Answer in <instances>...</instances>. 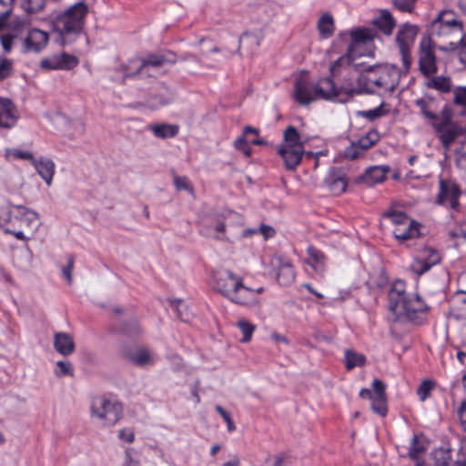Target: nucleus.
<instances>
[{
  "instance_id": "obj_7",
  "label": "nucleus",
  "mask_w": 466,
  "mask_h": 466,
  "mask_svg": "<svg viewBox=\"0 0 466 466\" xmlns=\"http://www.w3.org/2000/svg\"><path fill=\"white\" fill-rule=\"evenodd\" d=\"M215 289L234 303L241 305L257 304L258 294L262 291V288L255 290L245 287L242 279L229 270H223L216 275Z\"/></svg>"
},
{
  "instance_id": "obj_37",
  "label": "nucleus",
  "mask_w": 466,
  "mask_h": 466,
  "mask_svg": "<svg viewBox=\"0 0 466 466\" xmlns=\"http://www.w3.org/2000/svg\"><path fill=\"white\" fill-rule=\"evenodd\" d=\"M388 112H389V110L385 108L384 104L382 103L376 108L365 110V111H359L358 116L367 118L370 121H373L377 118H380V117L387 115Z\"/></svg>"
},
{
  "instance_id": "obj_12",
  "label": "nucleus",
  "mask_w": 466,
  "mask_h": 466,
  "mask_svg": "<svg viewBox=\"0 0 466 466\" xmlns=\"http://www.w3.org/2000/svg\"><path fill=\"white\" fill-rule=\"evenodd\" d=\"M384 217L388 218L395 225L393 235L400 242L414 238L419 235L418 224L404 212L389 210L384 214Z\"/></svg>"
},
{
  "instance_id": "obj_45",
  "label": "nucleus",
  "mask_w": 466,
  "mask_h": 466,
  "mask_svg": "<svg viewBox=\"0 0 466 466\" xmlns=\"http://www.w3.org/2000/svg\"><path fill=\"white\" fill-rule=\"evenodd\" d=\"M431 32L433 35H436L438 36H444L455 34L451 31V27L445 26V25H442L437 20H434L431 24ZM457 35H460L459 33H456Z\"/></svg>"
},
{
  "instance_id": "obj_21",
  "label": "nucleus",
  "mask_w": 466,
  "mask_h": 466,
  "mask_svg": "<svg viewBox=\"0 0 466 466\" xmlns=\"http://www.w3.org/2000/svg\"><path fill=\"white\" fill-rule=\"evenodd\" d=\"M325 182L329 187V190L335 195L344 193L348 185L344 172L336 167H332L329 170Z\"/></svg>"
},
{
  "instance_id": "obj_26",
  "label": "nucleus",
  "mask_w": 466,
  "mask_h": 466,
  "mask_svg": "<svg viewBox=\"0 0 466 466\" xmlns=\"http://www.w3.org/2000/svg\"><path fill=\"white\" fill-rule=\"evenodd\" d=\"M308 259L307 264L311 267L315 273L323 275L326 265V256L316 248L309 246L307 248Z\"/></svg>"
},
{
  "instance_id": "obj_36",
  "label": "nucleus",
  "mask_w": 466,
  "mask_h": 466,
  "mask_svg": "<svg viewBox=\"0 0 466 466\" xmlns=\"http://www.w3.org/2000/svg\"><path fill=\"white\" fill-rule=\"evenodd\" d=\"M237 326L243 335L242 339H240V341L243 343L248 342L251 339L256 326L244 319H238Z\"/></svg>"
},
{
  "instance_id": "obj_59",
  "label": "nucleus",
  "mask_w": 466,
  "mask_h": 466,
  "mask_svg": "<svg viewBox=\"0 0 466 466\" xmlns=\"http://www.w3.org/2000/svg\"><path fill=\"white\" fill-rule=\"evenodd\" d=\"M175 185L177 189H185L188 191H192V187L189 185V182L187 177H175Z\"/></svg>"
},
{
  "instance_id": "obj_23",
  "label": "nucleus",
  "mask_w": 466,
  "mask_h": 466,
  "mask_svg": "<svg viewBox=\"0 0 466 466\" xmlns=\"http://www.w3.org/2000/svg\"><path fill=\"white\" fill-rule=\"evenodd\" d=\"M37 174L45 180L47 186H51L55 175L56 165L53 160L41 157L32 162Z\"/></svg>"
},
{
  "instance_id": "obj_4",
  "label": "nucleus",
  "mask_w": 466,
  "mask_h": 466,
  "mask_svg": "<svg viewBox=\"0 0 466 466\" xmlns=\"http://www.w3.org/2000/svg\"><path fill=\"white\" fill-rule=\"evenodd\" d=\"M389 309L416 324L426 319L428 311V306L418 294H405V284L400 280L395 281L389 291Z\"/></svg>"
},
{
  "instance_id": "obj_17",
  "label": "nucleus",
  "mask_w": 466,
  "mask_h": 466,
  "mask_svg": "<svg viewBox=\"0 0 466 466\" xmlns=\"http://www.w3.org/2000/svg\"><path fill=\"white\" fill-rule=\"evenodd\" d=\"M441 260L439 253L431 248H421L410 265V269L418 276L428 271Z\"/></svg>"
},
{
  "instance_id": "obj_35",
  "label": "nucleus",
  "mask_w": 466,
  "mask_h": 466,
  "mask_svg": "<svg viewBox=\"0 0 466 466\" xmlns=\"http://www.w3.org/2000/svg\"><path fill=\"white\" fill-rule=\"evenodd\" d=\"M54 374L57 378H62L65 376L73 377L74 367L72 363L68 360H58L56 362Z\"/></svg>"
},
{
  "instance_id": "obj_25",
  "label": "nucleus",
  "mask_w": 466,
  "mask_h": 466,
  "mask_svg": "<svg viewBox=\"0 0 466 466\" xmlns=\"http://www.w3.org/2000/svg\"><path fill=\"white\" fill-rule=\"evenodd\" d=\"M388 171L389 167L384 166L371 167L359 178V180L362 181L367 186L371 187L375 184L383 182Z\"/></svg>"
},
{
  "instance_id": "obj_16",
  "label": "nucleus",
  "mask_w": 466,
  "mask_h": 466,
  "mask_svg": "<svg viewBox=\"0 0 466 466\" xmlns=\"http://www.w3.org/2000/svg\"><path fill=\"white\" fill-rule=\"evenodd\" d=\"M461 190L456 183L451 180L441 179L436 202L456 210L459 207Z\"/></svg>"
},
{
  "instance_id": "obj_51",
  "label": "nucleus",
  "mask_w": 466,
  "mask_h": 466,
  "mask_svg": "<svg viewBox=\"0 0 466 466\" xmlns=\"http://www.w3.org/2000/svg\"><path fill=\"white\" fill-rule=\"evenodd\" d=\"M260 44V38L258 35L251 34V33H245L243 34L239 40H238V46L242 45H254L256 46H259Z\"/></svg>"
},
{
  "instance_id": "obj_44",
  "label": "nucleus",
  "mask_w": 466,
  "mask_h": 466,
  "mask_svg": "<svg viewBox=\"0 0 466 466\" xmlns=\"http://www.w3.org/2000/svg\"><path fill=\"white\" fill-rule=\"evenodd\" d=\"M357 86H358V76L355 79L345 80V82L341 85V86L339 89L337 88V91H338L337 96H339L342 93L349 95V96L362 94L363 92H355V91L349 90L350 87L355 88Z\"/></svg>"
},
{
  "instance_id": "obj_61",
  "label": "nucleus",
  "mask_w": 466,
  "mask_h": 466,
  "mask_svg": "<svg viewBox=\"0 0 466 466\" xmlns=\"http://www.w3.org/2000/svg\"><path fill=\"white\" fill-rule=\"evenodd\" d=\"M458 413H459L461 424L466 428V400L461 402V404L458 410Z\"/></svg>"
},
{
  "instance_id": "obj_18",
  "label": "nucleus",
  "mask_w": 466,
  "mask_h": 466,
  "mask_svg": "<svg viewBox=\"0 0 466 466\" xmlns=\"http://www.w3.org/2000/svg\"><path fill=\"white\" fill-rule=\"evenodd\" d=\"M163 55H148L140 64L137 73L142 76H155L167 63H174Z\"/></svg>"
},
{
  "instance_id": "obj_64",
  "label": "nucleus",
  "mask_w": 466,
  "mask_h": 466,
  "mask_svg": "<svg viewBox=\"0 0 466 466\" xmlns=\"http://www.w3.org/2000/svg\"><path fill=\"white\" fill-rule=\"evenodd\" d=\"M270 338L275 341V342H281V343H284L286 345H289V340L287 337L285 336H282L277 332H273L271 335H270Z\"/></svg>"
},
{
  "instance_id": "obj_48",
  "label": "nucleus",
  "mask_w": 466,
  "mask_h": 466,
  "mask_svg": "<svg viewBox=\"0 0 466 466\" xmlns=\"http://www.w3.org/2000/svg\"><path fill=\"white\" fill-rule=\"evenodd\" d=\"M417 0H392V5L401 12L411 13Z\"/></svg>"
},
{
  "instance_id": "obj_14",
  "label": "nucleus",
  "mask_w": 466,
  "mask_h": 466,
  "mask_svg": "<svg viewBox=\"0 0 466 466\" xmlns=\"http://www.w3.org/2000/svg\"><path fill=\"white\" fill-rule=\"evenodd\" d=\"M385 390L386 385L380 380L374 379L372 381V390L362 389L360 391V397L370 400L372 410L381 417L386 416L388 411Z\"/></svg>"
},
{
  "instance_id": "obj_19",
  "label": "nucleus",
  "mask_w": 466,
  "mask_h": 466,
  "mask_svg": "<svg viewBox=\"0 0 466 466\" xmlns=\"http://www.w3.org/2000/svg\"><path fill=\"white\" fill-rule=\"evenodd\" d=\"M48 42V35L46 32L39 29L27 30L24 38V48L27 52H39Z\"/></svg>"
},
{
  "instance_id": "obj_63",
  "label": "nucleus",
  "mask_w": 466,
  "mask_h": 466,
  "mask_svg": "<svg viewBox=\"0 0 466 466\" xmlns=\"http://www.w3.org/2000/svg\"><path fill=\"white\" fill-rule=\"evenodd\" d=\"M359 147L365 152L369 148H370L372 146L369 142V140L366 138L365 136L361 137L358 141L355 142Z\"/></svg>"
},
{
  "instance_id": "obj_47",
  "label": "nucleus",
  "mask_w": 466,
  "mask_h": 466,
  "mask_svg": "<svg viewBox=\"0 0 466 466\" xmlns=\"http://www.w3.org/2000/svg\"><path fill=\"white\" fill-rule=\"evenodd\" d=\"M424 451L425 449L421 444L418 442L417 437H413L411 447L409 451V456L414 461H419L420 455L424 453Z\"/></svg>"
},
{
  "instance_id": "obj_54",
  "label": "nucleus",
  "mask_w": 466,
  "mask_h": 466,
  "mask_svg": "<svg viewBox=\"0 0 466 466\" xmlns=\"http://www.w3.org/2000/svg\"><path fill=\"white\" fill-rule=\"evenodd\" d=\"M363 153L364 152L359 146L355 142H352L351 145L345 149L344 156L346 158L353 160L360 157Z\"/></svg>"
},
{
  "instance_id": "obj_56",
  "label": "nucleus",
  "mask_w": 466,
  "mask_h": 466,
  "mask_svg": "<svg viewBox=\"0 0 466 466\" xmlns=\"http://www.w3.org/2000/svg\"><path fill=\"white\" fill-rule=\"evenodd\" d=\"M118 438L123 441L132 443L135 441V432L131 428H124L118 431Z\"/></svg>"
},
{
  "instance_id": "obj_58",
  "label": "nucleus",
  "mask_w": 466,
  "mask_h": 466,
  "mask_svg": "<svg viewBox=\"0 0 466 466\" xmlns=\"http://www.w3.org/2000/svg\"><path fill=\"white\" fill-rule=\"evenodd\" d=\"M74 268V258L69 257L67 266L63 268V275L66 278L68 284L72 283V271Z\"/></svg>"
},
{
  "instance_id": "obj_50",
  "label": "nucleus",
  "mask_w": 466,
  "mask_h": 466,
  "mask_svg": "<svg viewBox=\"0 0 466 466\" xmlns=\"http://www.w3.org/2000/svg\"><path fill=\"white\" fill-rule=\"evenodd\" d=\"M122 466H140L139 460L136 456L134 449L128 448L125 451V457Z\"/></svg>"
},
{
  "instance_id": "obj_5",
  "label": "nucleus",
  "mask_w": 466,
  "mask_h": 466,
  "mask_svg": "<svg viewBox=\"0 0 466 466\" xmlns=\"http://www.w3.org/2000/svg\"><path fill=\"white\" fill-rule=\"evenodd\" d=\"M351 44L348 48L346 56H340L330 66V73L335 76L339 66H352L359 68L362 63H356L358 57L364 56H372L374 54V39L378 36L377 33L369 28H358L350 32Z\"/></svg>"
},
{
  "instance_id": "obj_62",
  "label": "nucleus",
  "mask_w": 466,
  "mask_h": 466,
  "mask_svg": "<svg viewBox=\"0 0 466 466\" xmlns=\"http://www.w3.org/2000/svg\"><path fill=\"white\" fill-rule=\"evenodd\" d=\"M259 231L264 236L265 238H269L275 235V230L270 226L262 225L259 228Z\"/></svg>"
},
{
  "instance_id": "obj_2",
  "label": "nucleus",
  "mask_w": 466,
  "mask_h": 466,
  "mask_svg": "<svg viewBox=\"0 0 466 466\" xmlns=\"http://www.w3.org/2000/svg\"><path fill=\"white\" fill-rule=\"evenodd\" d=\"M420 114L429 120L437 137L445 149H449L456 140V137L462 132L459 122L453 120V111L449 106H444L438 114L434 113L431 106L432 100L419 98L415 100Z\"/></svg>"
},
{
  "instance_id": "obj_41",
  "label": "nucleus",
  "mask_w": 466,
  "mask_h": 466,
  "mask_svg": "<svg viewBox=\"0 0 466 466\" xmlns=\"http://www.w3.org/2000/svg\"><path fill=\"white\" fill-rule=\"evenodd\" d=\"M15 0H0V29L4 27L5 22L12 12Z\"/></svg>"
},
{
  "instance_id": "obj_53",
  "label": "nucleus",
  "mask_w": 466,
  "mask_h": 466,
  "mask_svg": "<svg viewBox=\"0 0 466 466\" xmlns=\"http://www.w3.org/2000/svg\"><path fill=\"white\" fill-rule=\"evenodd\" d=\"M12 72V63L5 57L0 56V81L8 77Z\"/></svg>"
},
{
  "instance_id": "obj_60",
  "label": "nucleus",
  "mask_w": 466,
  "mask_h": 466,
  "mask_svg": "<svg viewBox=\"0 0 466 466\" xmlns=\"http://www.w3.org/2000/svg\"><path fill=\"white\" fill-rule=\"evenodd\" d=\"M365 137L369 140V142L370 143L371 146L375 145L380 138L379 132L375 129L369 131L365 135Z\"/></svg>"
},
{
  "instance_id": "obj_11",
  "label": "nucleus",
  "mask_w": 466,
  "mask_h": 466,
  "mask_svg": "<svg viewBox=\"0 0 466 466\" xmlns=\"http://www.w3.org/2000/svg\"><path fill=\"white\" fill-rule=\"evenodd\" d=\"M419 33V27L410 23H404L398 26L395 35V43L398 46L403 69L409 72L411 66V47Z\"/></svg>"
},
{
  "instance_id": "obj_57",
  "label": "nucleus",
  "mask_w": 466,
  "mask_h": 466,
  "mask_svg": "<svg viewBox=\"0 0 466 466\" xmlns=\"http://www.w3.org/2000/svg\"><path fill=\"white\" fill-rule=\"evenodd\" d=\"M217 411L221 415L224 420L227 423L228 430L229 431H233L236 429V426L230 417V415L219 405L216 407Z\"/></svg>"
},
{
  "instance_id": "obj_52",
  "label": "nucleus",
  "mask_w": 466,
  "mask_h": 466,
  "mask_svg": "<svg viewBox=\"0 0 466 466\" xmlns=\"http://www.w3.org/2000/svg\"><path fill=\"white\" fill-rule=\"evenodd\" d=\"M59 56L61 58V63H62L61 65L66 66V70H69V69L74 68L79 63V61H78L76 56L69 55V54L65 53V52L60 53Z\"/></svg>"
},
{
  "instance_id": "obj_10",
  "label": "nucleus",
  "mask_w": 466,
  "mask_h": 466,
  "mask_svg": "<svg viewBox=\"0 0 466 466\" xmlns=\"http://www.w3.org/2000/svg\"><path fill=\"white\" fill-rule=\"evenodd\" d=\"M278 154L281 157L288 170L293 171L300 164L305 154L304 142L293 126H289L284 130L283 141L278 149Z\"/></svg>"
},
{
  "instance_id": "obj_27",
  "label": "nucleus",
  "mask_w": 466,
  "mask_h": 466,
  "mask_svg": "<svg viewBox=\"0 0 466 466\" xmlns=\"http://www.w3.org/2000/svg\"><path fill=\"white\" fill-rule=\"evenodd\" d=\"M425 86L441 93H449L452 88V82L450 76H431L426 77Z\"/></svg>"
},
{
  "instance_id": "obj_55",
  "label": "nucleus",
  "mask_w": 466,
  "mask_h": 466,
  "mask_svg": "<svg viewBox=\"0 0 466 466\" xmlns=\"http://www.w3.org/2000/svg\"><path fill=\"white\" fill-rule=\"evenodd\" d=\"M433 388V384L431 380H424L417 390V394L419 395L420 400H425L429 396L431 390Z\"/></svg>"
},
{
  "instance_id": "obj_43",
  "label": "nucleus",
  "mask_w": 466,
  "mask_h": 466,
  "mask_svg": "<svg viewBox=\"0 0 466 466\" xmlns=\"http://www.w3.org/2000/svg\"><path fill=\"white\" fill-rule=\"evenodd\" d=\"M27 13H38L45 6V0H24L22 4Z\"/></svg>"
},
{
  "instance_id": "obj_39",
  "label": "nucleus",
  "mask_w": 466,
  "mask_h": 466,
  "mask_svg": "<svg viewBox=\"0 0 466 466\" xmlns=\"http://www.w3.org/2000/svg\"><path fill=\"white\" fill-rule=\"evenodd\" d=\"M61 58L59 54L54 55L50 57L45 58L41 61V66L46 69L62 70L66 69V66L61 65Z\"/></svg>"
},
{
  "instance_id": "obj_24",
  "label": "nucleus",
  "mask_w": 466,
  "mask_h": 466,
  "mask_svg": "<svg viewBox=\"0 0 466 466\" xmlns=\"http://www.w3.org/2000/svg\"><path fill=\"white\" fill-rule=\"evenodd\" d=\"M434 466H466V444L461 447L459 458L456 461H452L450 453L446 451H436Z\"/></svg>"
},
{
  "instance_id": "obj_28",
  "label": "nucleus",
  "mask_w": 466,
  "mask_h": 466,
  "mask_svg": "<svg viewBox=\"0 0 466 466\" xmlns=\"http://www.w3.org/2000/svg\"><path fill=\"white\" fill-rule=\"evenodd\" d=\"M147 129L151 131L156 137L166 139L176 137L178 133L179 127L177 125L161 123L149 125Z\"/></svg>"
},
{
  "instance_id": "obj_1",
  "label": "nucleus",
  "mask_w": 466,
  "mask_h": 466,
  "mask_svg": "<svg viewBox=\"0 0 466 466\" xmlns=\"http://www.w3.org/2000/svg\"><path fill=\"white\" fill-rule=\"evenodd\" d=\"M40 226L36 212L21 205H10L0 210V228L16 239L26 241Z\"/></svg>"
},
{
  "instance_id": "obj_42",
  "label": "nucleus",
  "mask_w": 466,
  "mask_h": 466,
  "mask_svg": "<svg viewBox=\"0 0 466 466\" xmlns=\"http://www.w3.org/2000/svg\"><path fill=\"white\" fill-rule=\"evenodd\" d=\"M208 235L217 238V239H222L223 234L226 231V225L223 221L218 220L216 223H211L208 227Z\"/></svg>"
},
{
  "instance_id": "obj_9",
  "label": "nucleus",
  "mask_w": 466,
  "mask_h": 466,
  "mask_svg": "<svg viewBox=\"0 0 466 466\" xmlns=\"http://www.w3.org/2000/svg\"><path fill=\"white\" fill-rule=\"evenodd\" d=\"M123 407L118 401L104 395L92 398L90 403V417L100 427L111 428L122 418Z\"/></svg>"
},
{
  "instance_id": "obj_6",
  "label": "nucleus",
  "mask_w": 466,
  "mask_h": 466,
  "mask_svg": "<svg viewBox=\"0 0 466 466\" xmlns=\"http://www.w3.org/2000/svg\"><path fill=\"white\" fill-rule=\"evenodd\" d=\"M87 13V5L78 2L53 17V29L60 35L62 44L73 41L81 34Z\"/></svg>"
},
{
  "instance_id": "obj_32",
  "label": "nucleus",
  "mask_w": 466,
  "mask_h": 466,
  "mask_svg": "<svg viewBox=\"0 0 466 466\" xmlns=\"http://www.w3.org/2000/svg\"><path fill=\"white\" fill-rule=\"evenodd\" d=\"M127 358L133 364L143 367L153 363L152 355L148 350L139 348L127 353Z\"/></svg>"
},
{
  "instance_id": "obj_31",
  "label": "nucleus",
  "mask_w": 466,
  "mask_h": 466,
  "mask_svg": "<svg viewBox=\"0 0 466 466\" xmlns=\"http://www.w3.org/2000/svg\"><path fill=\"white\" fill-rule=\"evenodd\" d=\"M248 134L258 135V134H259V131H258V129H257L255 127H252L250 126H247L243 129L242 136L238 137L234 141V147L237 150L241 151L244 154V156L247 157H250L251 154H252V149L249 147V145L248 143V139H247V136Z\"/></svg>"
},
{
  "instance_id": "obj_30",
  "label": "nucleus",
  "mask_w": 466,
  "mask_h": 466,
  "mask_svg": "<svg viewBox=\"0 0 466 466\" xmlns=\"http://www.w3.org/2000/svg\"><path fill=\"white\" fill-rule=\"evenodd\" d=\"M317 29L321 38H329L335 31L333 16L329 13L321 15L317 23Z\"/></svg>"
},
{
  "instance_id": "obj_13",
  "label": "nucleus",
  "mask_w": 466,
  "mask_h": 466,
  "mask_svg": "<svg viewBox=\"0 0 466 466\" xmlns=\"http://www.w3.org/2000/svg\"><path fill=\"white\" fill-rule=\"evenodd\" d=\"M418 65L420 72L425 77L437 73V58L430 37H423L419 44Z\"/></svg>"
},
{
  "instance_id": "obj_20",
  "label": "nucleus",
  "mask_w": 466,
  "mask_h": 466,
  "mask_svg": "<svg viewBox=\"0 0 466 466\" xmlns=\"http://www.w3.org/2000/svg\"><path fill=\"white\" fill-rule=\"evenodd\" d=\"M18 118L15 106L9 98L0 97V127L10 128Z\"/></svg>"
},
{
  "instance_id": "obj_29",
  "label": "nucleus",
  "mask_w": 466,
  "mask_h": 466,
  "mask_svg": "<svg viewBox=\"0 0 466 466\" xmlns=\"http://www.w3.org/2000/svg\"><path fill=\"white\" fill-rule=\"evenodd\" d=\"M435 20L445 25V26L451 27L452 32L461 35V40L463 39V24L461 21L457 19V16L453 12L443 11L438 15Z\"/></svg>"
},
{
  "instance_id": "obj_22",
  "label": "nucleus",
  "mask_w": 466,
  "mask_h": 466,
  "mask_svg": "<svg viewBox=\"0 0 466 466\" xmlns=\"http://www.w3.org/2000/svg\"><path fill=\"white\" fill-rule=\"evenodd\" d=\"M54 349L63 356L73 354L76 346L72 335L66 332H56L54 334Z\"/></svg>"
},
{
  "instance_id": "obj_46",
  "label": "nucleus",
  "mask_w": 466,
  "mask_h": 466,
  "mask_svg": "<svg viewBox=\"0 0 466 466\" xmlns=\"http://www.w3.org/2000/svg\"><path fill=\"white\" fill-rule=\"evenodd\" d=\"M453 103L466 107V86H456L452 90Z\"/></svg>"
},
{
  "instance_id": "obj_34",
  "label": "nucleus",
  "mask_w": 466,
  "mask_h": 466,
  "mask_svg": "<svg viewBox=\"0 0 466 466\" xmlns=\"http://www.w3.org/2000/svg\"><path fill=\"white\" fill-rule=\"evenodd\" d=\"M344 363L348 370L356 367H363L366 363V357L361 353L349 349L345 350Z\"/></svg>"
},
{
  "instance_id": "obj_40",
  "label": "nucleus",
  "mask_w": 466,
  "mask_h": 466,
  "mask_svg": "<svg viewBox=\"0 0 466 466\" xmlns=\"http://www.w3.org/2000/svg\"><path fill=\"white\" fill-rule=\"evenodd\" d=\"M295 274L292 267L289 264L283 265L278 275L279 282L284 285H288L294 280Z\"/></svg>"
},
{
  "instance_id": "obj_38",
  "label": "nucleus",
  "mask_w": 466,
  "mask_h": 466,
  "mask_svg": "<svg viewBox=\"0 0 466 466\" xmlns=\"http://www.w3.org/2000/svg\"><path fill=\"white\" fill-rule=\"evenodd\" d=\"M5 157L7 160L25 159V160H29L31 163L35 159V157L31 152L23 151V150L17 149V148L6 149L5 150Z\"/></svg>"
},
{
  "instance_id": "obj_15",
  "label": "nucleus",
  "mask_w": 466,
  "mask_h": 466,
  "mask_svg": "<svg viewBox=\"0 0 466 466\" xmlns=\"http://www.w3.org/2000/svg\"><path fill=\"white\" fill-rule=\"evenodd\" d=\"M0 29V43L5 53H10L13 44L18 39H24L26 35L28 27L26 23L21 19H15L5 27Z\"/></svg>"
},
{
  "instance_id": "obj_49",
  "label": "nucleus",
  "mask_w": 466,
  "mask_h": 466,
  "mask_svg": "<svg viewBox=\"0 0 466 466\" xmlns=\"http://www.w3.org/2000/svg\"><path fill=\"white\" fill-rule=\"evenodd\" d=\"M170 305L173 309L177 310V317L184 321H188L189 316L187 312L184 313V309H187V307L184 305L181 299H174L170 300Z\"/></svg>"
},
{
  "instance_id": "obj_3",
  "label": "nucleus",
  "mask_w": 466,
  "mask_h": 466,
  "mask_svg": "<svg viewBox=\"0 0 466 466\" xmlns=\"http://www.w3.org/2000/svg\"><path fill=\"white\" fill-rule=\"evenodd\" d=\"M358 86L349 90L366 93H392L399 85L400 73L394 65L382 64L361 69Z\"/></svg>"
},
{
  "instance_id": "obj_33",
  "label": "nucleus",
  "mask_w": 466,
  "mask_h": 466,
  "mask_svg": "<svg viewBox=\"0 0 466 466\" xmlns=\"http://www.w3.org/2000/svg\"><path fill=\"white\" fill-rule=\"evenodd\" d=\"M373 23L386 35H390L395 26V20L387 10H382Z\"/></svg>"
},
{
  "instance_id": "obj_8",
  "label": "nucleus",
  "mask_w": 466,
  "mask_h": 466,
  "mask_svg": "<svg viewBox=\"0 0 466 466\" xmlns=\"http://www.w3.org/2000/svg\"><path fill=\"white\" fill-rule=\"evenodd\" d=\"M338 91L330 77L319 80L316 85L306 78L299 77L294 86L293 97L301 106H308L319 99H333Z\"/></svg>"
}]
</instances>
